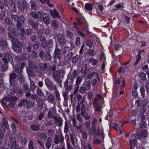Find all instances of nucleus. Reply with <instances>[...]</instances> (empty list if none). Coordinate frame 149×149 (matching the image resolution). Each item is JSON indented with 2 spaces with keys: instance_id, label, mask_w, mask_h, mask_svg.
<instances>
[{
  "instance_id": "nucleus-1",
  "label": "nucleus",
  "mask_w": 149,
  "mask_h": 149,
  "mask_svg": "<svg viewBox=\"0 0 149 149\" xmlns=\"http://www.w3.org/2000/svg\"><path fill=\"white\" fill-rule=\"evenodd\" d=\"M8 30V36L12 43L13 48L14 50L17 53H20L22 51V44L19 40L14 36H16L17 33L15 29L12 27V26H8L7 28Z\"/></svg>"
},
{
  "instance_id": "nucleus-2",
  "label": "nucleus",
  "mask_w": 149,
  "mask_h": 149,
  "mask_svg": "<svg viewBox=\"0 0 149 149\" xmlns=\"http://www.w3.org/2000/svg\"><path fill=\"white\" fill-rule=\"evenodd\" d=\"M41 41V45L42 47L45 49L47 48L49 51L51 50L53 46V42L52 39H49L48 41L44 36H41L39 38Z\"/></svg>"
},
{
  "instance_id": "nucleus-3",
  "label": "nucleus",
  "mask_w": 149,
  "mask_h": 149,
  "mask_svg": "<svg viewBox=\"0 0 149 149\" xmlns=\"http://www.w3.org/2000/svg\"><path fill=\"white\" fill-rule=\"evenodd\" d=\"M74 79L72 74L68 75L64 84V87L66 91H69L71 90Z\"/></svg>"
},
{
  "instance_id": "nucleus-4",
  "label": "nucleus",
  "mask_w": 149,
  "mask_h": 149,
  "mask_svg": "<svg viewBox=\"0 0 149 149\" xmlns=\"http://www.w3.org/2000/svg\"><path fill=\"white\" fill-rule=\"evenodd\" d=\"M34 106V104L33 102L29 101L27 99L22 100L18 105L19 107H23L24 109H27L31 108Z\"/></svg>"
},
{
  "instance_id": "nucleus-5",
  "label": "nucleus",
  "mask_w": 149,
  "mask_h": 149,
  "mask_svg": "<svg viewBox=\"0 0 149 149\" xmlns=\"http://www.w3.org/2000/svg\"><path fill=\"white\" fill-rule=\"evenodd\" d=\"M11 18L12 20L17 22V24L18 23L20 24H23L25 21L24 17L22 15H21L19 17L16 15H11Z\"/></svg>"
},
{
  "instance_id": "nucleus-6",
  "label": "nucleus",
  "mask_w": 149,
  "mask_h": 149,
  "mask_svg": "<svg viewBox=\"0 0 149 149\" xmlns=\"http://www.w3.org/2000/svg\"><path fill=\"white\" fill-rule=\"evenodd\" d=\"M45 82L46 86L49 90L53 91L56 89V86L53 84L49 79H45Z\"/></svg>"
},
{
  "instance_id": "nucleus-7",
  "label": "nucleus",
  "mask_w": 149,
  "mask_h": 149,
  "mask_svg": "<svg viewBox=\"0 0 149 149\" xmlns=\"http://www.w3.org/2000/svg\"><path fill=\"white\" fill-rule=\"evenodd\" d=\"M4 57L2 59V60L4 63H8V62L10 63L12 65L13 58L12 56L8 53H5L3 54Z\"/></svg>"
},
{
  "instance_id": "nucleus-8",
  "label": "nucleus",
  "mask_w": 149,
  "mask_h": 149,
  "mask_svg": "<svg viewBox=\"0 0 149 149\" xmlns=\"http://www.w3.org/2000/svg\"><path fill=\"white\" fill-rule=\"evenodd\" d=\"M57 39L59 44L61 45H64L65 44V39L64 35L62 33H56Z\"/></svg>"
},
{
  "instance_id": "nucleus-9",
  "label": "nucleus",
  "mask_w": 149,
  "mask_h": 149,
  "mask_svg": "<svg viewBox=\"0 0 149 149\" xmlns=\"http://www.w3.org/2000/svg\"><path fill=\"white\" fill-rule=\"evenodd\" d=\"M28 22L29 25L32 28L35 30L38 29L39 24L37 21L31 18L29 19Z\"/></svg>"
},
{
  "instance_id": "nucleus-10",
  "label": "nucleus",
  "mask_w": 149,
  "mask_h": 149,
  "mask_svg": "<svg viewBox=\"0 0 149 149\" xmlns=\"http://www.w3.org/2000/svg\"><path fill=\"white\" fill-rule=\"evenodd\" d=\"M23 24L24 23L20 24L19 23L16 25L18 31V33L21 37H23L25 33L24 28L22 27Z\"/></svg>"
},
{
  "instance_id": "nucleus-11",
  "label": "nucleus",
  "mask_w": 149,
  "mask_h": 149,
  "mask_svg": "<svg viewBox=\"0 0 149 149\" xmlns=\"http://www.w3.org/2000/svg\"><path fill=\"white\" fill-rule=\"evenodd\" d=\"M28 4L25 0H23L22 3L19 4L18 6V8L19 10L21 12L24 11L25 9H27Z\"/></svg>"
},
{
  "instance_id": "nucleus-12",
  "label": "nucleus",
  "mask_w": 149,
  "mask_h": 149,
  "mask_svg": "<svg viewBox=\"0 0 149 149\" xmlns=\"http://www.w3.org/2000/svg\"><path fill=\"white\" fill-rule=\"evenodd\" d=\"M61 50L58 48L56 47L54 51V58H58L59 60H61Z\"/></svg>"
},
{
  "instance_id": "nucleus-13",
  "label": "nucleus",
  "mask_w": 149,
  "mask_h": 149,
  "mask_svg": "<svg viewBox=\"0 0 149 149\" xmlns=\"http://www.w3.org/2000/svg\"><path fill=\"white\" fill-rule=\"evenodd\" d=\"M53 77L55 81L58 84H61V83L62 81L60 79L61 77L59 74L58 71H56L53 73Z\"/></svg>"
},
{
  "instance_id": "nucleus-14",
  "label": "nucleus",
  "mask_w": 149,
  "mask_h": 149,
  "mask_svg": "<svg viewBox=\"0 0 149 149\" xmlns=\"http://www.w3.org/2000/svg\"><path fill=\"white\" fill-rule=\"evenodd\" d=\"M148 102L147 100H137L135 101V104L137 107H139L143 105H147Z\"/></svg>"
},
{
  "instance_id": "nucleus-15",
  "label": "nucleus",
  "mask_w": 149,
  "mask_h": 149,
  "mask_svg": "<svg viewBox=\"0 0 149 149\" xmlns=\"http://www.w3.org/2000/svg\"><path fill=\"white\" fill-rule=\"evenodd\" d=\"M49 12L50 15L54 19L60 17L59 15L58 12L55 8L53 10H50Z\"/></svg>"
},
{
  "instance_id": "nucleus-16",
  "label": "nucleus",
  "mask_w": 149,
  "mask_h": 149,
  "mask_svg": "<svg viewBox=\"0 0 149 149\" xmlns=\"http://www.w3.org/2000/svg\"><path fill=\"white\" fill-rule=\"evenodd\" d=\"M10 102L8 103V105L10 107H13L16 104V101L17 100V97H13L10 99Z\"/></svg>"
},
{
  "instance_id": "nucleus-17",
  "label": "nucleus",
  "mask_w": 149,
  "mask_h": 149,
  "mask_svg": "<svg viewBox=\"0 0 149 149\" xmlns=\"http://www.w3.org/2000/svg\"><path fill=\"white\" fill-rule=\"evenodd\" d=\"M0 47L3 50H4L8 47V44L7 41L2 38H0Z\"/></svg>"
},
{
  "instance_id": "nucleus-18",
  "label": "nucleus",
  "mask_w": 149,
  "mask_h": 149,
  "mask_svg": "<svg viewBox=\"0 0 149 149\" xmlns=\"http://www.w3.org/2000/svg\"><path fill=\"white\" fill-rule=\"evenodd\" d=\"M10 142L11 143L10 148H11L18 149V145H17L16 143V141L15 138L13 137L11 138Z\"/></svg>"
},
{
  "instance_id": "nucleus-19",
  "label": "nucleus",
  "mask_w": 149,
  "mask_h": 149,
  "mask_svg": "<svg viewBox=\"0 0 149 149\" xmlns=\"http://www.w3.org/2000/svg\"><path fill=\"white\" fill-rule=\"evenodd\" d=\"M141 52H144V51L143 50H141L139 51L138 54L136 57V60L134 64V65H137L138 63L140 61L142 57L141 56Z\"/></svg>"
},
{
  "instance_id": "nucleus-20",
  "label": "nucleus",
  "mask_w": 149,
  "mask_h": 149,
  "mask_svg": "<svg viewBox=\"0 0 149 149\" xmlns=\"http://www.w3.org/2000/svg\"><path fill=\"white\" fill-rule=\"evenodd\" d=\"M9 3L12 11L13 12H15L17 9L15 3L12 0H10Z\"/></svg>"
},
{
  "instance_id": "nucleus-21",
  "label": "nucleus",
  "mask_w": 149,
  "mask_h": 149,
  "mask_svg": "<svg viewBox=\"0 0 149 149\" xmlns=\"http://www.w3.org/2000/svg\"><path fill=\"white\" fill-rule=\"evenodd\" d=\"M17 137L20 142L22 145H24L27 143V141L26 138L25 137L23 138L22 135L18 134L17 135Z\"/></svg>"
},
{
  "instance_id": "nucleus-22",
  "label": "nucleus",
  "mask_w": 149,
  "mask_h": 149,
  "mask_svg": "<svg viewBox=\"0 0 149 149\" xmlns=\"http://www.w3.org/2000/svg\"><path fill=\"white\" fill-rule=\"evenodd\" d=\"M52 142L53 140L52 137H49L45 143V146L48 149L50 148L51 146V143Z\"/></svg>"
},
{
  "instance_id": "nucleus-23",
  "label": "nucleus",
  "mask_w": 149,
  "mask_h": 149,
  "mask_svg": "<svg viewBox=\"0 0 149 149\" xmlns=\"http://www.w3.org/2000/svg\"><path fill=\"white\" fill-rule=\"evenodd\" d=\"M38 136L41 139L45 140L47 139V135L45 132H39L38 133Z\"/></svg>"
},
{
  "instance_id": "nucleus-24",
  "label": "nucleus",
  "mask_w": 149,
  "mask_h": 149,
  "mask_svg": "<svg viewBox=\"0 0 149 149\" xmlns=\"http://www.w3.org/2000/svg\"><path fill=\"white\" fill-rule=\"evenodd\" d=\"M1 65V66L0 68V72H5L8 69V63H4L2 62Z\"/></svg>"
},
{
  "instance_id": "nucleus-25",
  "label": "nucleus",
  "mask_w": 149,
  "mask_h": 149,
  "mask_svg": "<svg viewBox=\"0 0 149 149\" xmlns=\"http://www.w3.org/2000/svg\"><path fill=\"white\" fill-rule=\"evenodd\" d=\"M85 9L88 11H91L93 8V6L91 3H87L85 4Z\"/></svg>"
},
{
  "instance_id": "nucleus-26",
  "label": "nucleus",
  "mask_w": 149,
  "mask_h": 149,
  "mask_svg": "<svg viewBox=\"0 0 149 149\" xmlns=\"http://www.w3.org/2000/svg\"><path fill=\"white\" fill-rule=\"evenodd\" d=\"M30 128L32 131H37L40 129L39 125L37 124H33L30 125Z\"/></svg>"
},
{
  "instance_id": "nucleus-27",
  "label": "nucleus",
  "mask_w": 149,
  "mask_h": 149,
  "mask_svg": "<svg viewBox=\"0 0 149 149\" xmlns=\"http://www.w3.org/2000/svg\"><path fill=\"white\" fill-rule=\"evenodd\" d=\"M29 3L31 5V10H36L37 9V5L34 1L31 0L29 1Z\"/></svg>"
},
{
  "instance_id": "nucleus-28",
  "label": "nucleus",
  "mask_w": 149,
  "mask_h": 149,
  "mask_svg": "<svg viewBox=\"0 0 149 149\" xmlns=\"http://www.w3.org/2000/svg\"><path fill=\"white\" fill-rule=\"evenodd\" d=\"M17 80L20 83L24 82L25 79L22 73L18 74L17 76Z\"/></svg>"
},
{
  "instance_id": "nucleus-29",
  "label": "nucleus",
  "mask_w": 149,
  "mask_h": 149,
  "mask_svg": "<svg viewBox=\"0 0 149 149\" xmlns=\"http://www.w3.org/2000/svg\"><path fill=\"white\" fill-rule=\"evenodd\" d=\"M71 48L67 45L64 47L63 49V52L62 54V55L64 54H67L68 53L70 52Z\"/></svg>"
},
{
  "instance_id": "nucleus-30",
  "label": "nucleus",
  "mask_w": 149,
  "mask_h": 149,
  "mask_svg": "<svg viewBox=\"0 0 149 149\" xmlns=\"http://www.w3.org/2000/svg\"><path fill=\"white\" fill-rule=\"evenodd\" d=\"M14 67V70L16 73H18V74L22 73V68H21L19 65L17 64L15 65Z\"/></svg>"
},
{
  "instance_id": "nucleus-31",
  "label": "nucleus",
  "mask_w": 149,
  "mask_h": 149,
  "mask_svg": "<svg viewBox=\"0 0 149 149\" xmlns=\"http://www.w3.org/2000/svg\"><path fill=\"white\" fill-rule=\"evenodd\" d=\"M8 4L6 1L4 0H0V8L1 9H5V6H7Z\"/></svg>"
},
{
  "instance_id": "nucleus-32",
  "label": "nucleus",
  "mask_w": 149,
  "mask_h": 149,
  "mask_svg": "<svg viewBox=\"0 0 149 149\" xmlns=\"http://www.w3.org/2000/svg\"><path fill=\"white\" fill-rule=\"evenodd\" d=\"M66 35L68 38L69 39H72L73 37V35L72 32L69 30H67L66 31Z\"/></svg>"
},
{
  "instance_id": "nucleus-33",
  "label": "nucleus",
  "mask_w": 149,
  "mask_h": 149,
  "mask_svg": "<svg viewBox=\"0 0 149 149\" xmlns=\"http://www.w3.org/2000/svg\"><path fill=\"white\" fill-rule=\"evenodd\" d=\"M46 14V13H42L41 11H38V19L40 21H42L43 18L44 17V14Z\"/></svg>"
},
{
  "instance_id": "nucleus-34",
  "label": "nucleus",
  "mask_w": 149,
  "mask_h": 149,
  "mask_svg": "<svg viewBox=\"0 0 149 149\" xmlns=\"http://www.w3.org/2000/svg\"><path fill=\"white\" fill-rule=\"evenodd\" d=\"M139 77L143 81H146L147 80L146 74L143 72H141L139 73Z\"/></svg>"
},
{
  "instance_id": "nucleus-35",
  "label": "nucleus",
  "mask_w": 149,
  "mask_h": 149,
  "mask_svg": "<svg viewBox=\"0 0 149 149\" xmlns=\"http://www.w3.org/2000/svg\"><path fill=\"white\" fill-rule=\"evenodd\" d=\"M148 131L146 130H143L141 131V137L146 138L147 136Z\"/></svg>"
},
{
  "instance_id": "nucleus-36",
  "label": "nucleus",
  "mask_w": 149,
  "mask_h": 149,
  "mask_svg": "<svg viewBox=\"0 0 149 149\" xmlns=\"http://www.w3.org/2000/svg\"><path fill=\"white\" fill-rule=\"evenodd\" d=\"M55 131L52 129H48L47 131L48 136L49 137L53 136L54 135Z\"/></svg>"
},
{
  "instance_id": "nucleus-37",
  "label": "nucleus",
  "mask_w": 149,
  "mask_h": 149,
  "mask_svg": "<svg viewBox=\"0 0 149 149\" xmlns=\"http://www.w3.org/2000/svg\"><path fill=\"white\" fill-rule=\"evenodd\" d=\"M29 56H27V54H24L22 55L21 57H19L18 56H16L15 59L16 60H17L19 59V60H20L21 59V58L23 60H26L28 58Z\"/></svg>"
},
{
  "instance_id": "nucleus-38",
  "label": "nucleus",
  "mask_w": 149,
  "mask_h": 149,
  "mask_svg": "<svg viewBox=\"0 0 149 149\" xmlns=\"http://www.w3.org/2000/svg\"><path fill=\"white\" fill-rule=\"evenodd\" d=\"M83 79V77L82 76L77 77L76 78V85L78 86L81 84Z\"/></svg>"
},
{
  "instance_id": "nucleus-39",
  "label": "nucleus",
  "mask_w": 149,
  "mask_h": 149,
  "mask_svg": "<svg viewBox=\"0 0 149 149\" xmlns=\"http://www.w3.org/2000/svg\"><path fill=\"white\" fill-rule=\"evenodd\" d=\"M89 62L91 63L92 65L94 66L97 63L98 60L96 59H95L92 57L90 59Z\"/></svg>"
},
{
  "instance_id": "nucleus-40",
  "label": "nucleus",
  "mask_w": 149,
  "mask_h": 149,
  "mask_svg": "<svg viewBox=\"0 0 149 149\" xmlns=\"http://www.w3.org/2000/svg\"><path fill=\"white\" fill-rule=\"evenodd\" d=\"M89 133L91 135H93L96 132V129L95 126L92 125L91 128L89 129Z\"/></svg>"
},
{
  "instance_id": "nucleus-41",
  "label": "nucleus",
  "mask_w": 149,
  "mask_h": 149,
  "mask_svg": "<svg viewBox=\"0 0 149 149\" xmlns=\"http://www.w3.org/2000/svg\"><path fill=\"white\" fill-rule=\"evenodd\" d=\"M64 132V133L65 134V136H68V132H69V129L68 126V124L66 123H65V125Z\"/></svg>"
},
{
  "instance_id": "nucleus-42",
  "label": "nucleus",
  "mask_w": 149,
  "mask_h": 149,
  "mask_svg": "<svg viewBox=\"0 0 149 149\" xmlns=\"http://www.w3.org/2000/svg\"><path fill=\"white\" fill-rule=\"evenodd\" d=\"M115 7L116 8V9L113 8L112 10L114 11H116L119 10L120 8H121V9H123L124 7L123 6H122L121 3L117 4L115 5Z\"/></svg>"
},
{
  "instance_id": "nucleus-43",
  "label": "nucleus",
  "mask_w": 149,
  "mask_h": 149,
  "mask_svg": "<svg viewBox=\"0 0 149 149\" xmlns=\"http://www.w3.org/2000/svg\"><path fill=\"white\" fill-rule=\"evenodd\" d=\"M54 96L51 94H50L47 98V100L49 103H52L54 100Z\"/></svg>"
},
{
  "instance_id": "nucleus-44",
  "label": "nucleus",
  "mask_w": 149,
  "mask_h": 149,
  "mask_svg": "<svg viewBox=\"0 0 149 149\" xmlns=\"http://www.w3.org/2000/svg\"><path fill=\"white\" fill-rule=\"evenodd\" d=\"M1 11L0 12V20L3 19L4 17L5 16L6 12L5 9H1Z\"/></svg>"
},
{
  "instance_id": "nucleus-45",
  "label": "nucleus",
  "mask_w": 149,
  "mask_h": 149,
  "mask_svg": "<svg viewBox=\"0 0 149 149\" xmlns=\"http://www.w3.org/2000/svg\"><path fill=\"white\" fill-rule=\"evenodd\" d=\"M17 90V86H13L12 88L10 89V93L11 94L13 95L15 94Z\"/></svg>"
},
{
  "instance_id": "nucleus-46",
  "label": "nucleus",
  "mask_w": 149,
  "mask_h": 149,
  "mask_svg": "<svg viewBox=\"0 0 149 149\" xmlns=\"http://www.w3.org/2000/svg\"><path fill=\"white\" fill-rule=\"evenodd\" d=\"M58 26V24L57 21L53 20L52 21V26L54 29L57 28Z\"/></svg>"
},
{
  "instance_id": "nucleus-47",
  "label": "nucleus",
  "mask_w": 149,
  "mask_h": 149,
  "mask_svg": "<svg viewBox=\"0 0 149 149\" xmlns=\"http://www.w3.org/2000/svg\"><path fill=\"white\" fill-rule=\"evenodd\" d=\"M73 55V53L72 52L68 53L67 54H64V55L68 60H70L72 57Z\"/></svg>"
},
{
  "instance_id": "nucleus-48",
  "label": "nucleus",
  "mask_w": 149,
  "mask_h": 149,
  "mask_svg": "<svg viewBox=\"0 0 149 149\" xmlns=\"http://www.w3.org/2000/svg\"><path fill=\"white\" fill-rule=\"evenodd\" d=\"M44 58L46 60H50L51 59V56L49 52H46L45 54Z\"/></svg>"
},
{
  "instance_id": "nucleus-49",
  "label": "nucleus",
  "mask_w": 149,
  "mask_h": 149,
  "mask_svg": "<svg viewBox=\"0 0 149 149\" xmlns=\"http://www.w3.org/2000/svg\"><path fill=\"white\" fill-rule=\"evenodd\" d=\"M42 21L46 25L48 24L50 22L49 17L48 16L45 17Z\"/></svg>"
},
{
  "instance_id": "nucleus-50",
  "label": "nucleus",
  "mask_w": 149,
  "mask_h": 149,
  "mask_svg": "<svg viewBox=\"0 0 149 149\" xmlns=\"http://www.w3.org/2000/svg\"><path fill=\"white\" fill-rule=\"evenodd\" d=\"M69 60H68V59L65 57L61 62L62 65L64 66L67 64L69 62Z\"/></svg>"
},
{
  "instance_id": "nucleus-51",
  "label": "nucleus",
  "mask_w": 149,
  "mask_h": 149,
  "mask_svg": "<svg viewBox=\"0 0 149 149\" xmlns=\"http://www.w3.org/2000/svg\"><path fill=\"white\" fill-rule=\"evenodd\" d=\"M140 91L142 97L143 98H144L145 97V90L144 88L143 87H141L140 88Z\"/></svg>"
},
{
  "instance_id": "nucleus-52",
  "label": "nucleus",
  "mask_w": 149,
  "mask_h": 149,
  "mask_svg": "<svg viewBox=\"0 0 149 149\" xmlns=\"http://www.w3.org/2000/svg\"><path fill=\"white\" fill-rule=\"evenodd\" d=\"M100 133L99 135V137L101 139H102L103 141L104 140V130L103 129H102L100 130Z\"/></svg>"
},
{
  "instance_id": "nucleus-53",
  "label": "nucleus",
  "mask_w": 149,
  "mask_h": 149,
  "mask_svg": "<svg viewBox=\"0 0 149 149\" xmlns=\"http://www.w3.org/2000/svg\"><path fill=\"white\" fill-rule=\"evenodd\" d=\"M75 44L78 47H80L81 45V40L79 37H77L76 38Z\"/></svg>"
},
{
  "instance_id": "nucleus-54",
  "label": "nucleus",
  "mask_w": 149,
  "mask_h": 149,
  "mask_svg": "<svg viewBox=\"0 0 149 149\" xmlns=\"http://www.w3.org/2000/svg\"><path fill=\"white\" fill-rule=\"evenodd\" d=\"M87 54H88V56L89 55L91 56H94L95 55V53L94 52L93 49H90L87 52Z\"/></svg>"
},
{
  "instance_id": "nucleus-55",
  "label": "nucleus",
  "mask_w": 149,
  "mask_h": 149,
  "mask_svg": "<svg viewBox=\"0 0 149 149\" xmlns=\"http://www.w3.org/2000/svg\"><path fill=\"white\" fill-rule=\"evenodd\" d=\"M29 65L30 68L33 69H35L36 67L34 62L32 61L29 62Z\"/></svg>"
},
{
  "instance_id": "nucleus-56",
  "label": "nucleus",
  "mask_w": 149,
  "mask_h": 149,
  "mask_svg": "<svg viewBox=\"0 0 149 149\" xmlns=\"http://www.w3.org/2000/svg\"><path fill=\"white\" fill-rule=\"evenodd\" d=\"M86 45L88 47L90 48L92 47L93 42L91 40H88L86 42Z\"/></svg>"
},
{
  "instance_id": "nucleus-57",
  "label": "nucleus",
  "mask_w": 149,
  "mask_h": 149,
  "mask_svg": "<svg viewBox=\"0 0 149 149\" xmlns=\"http://www.w3.org/2000/svg\"><path fill=\"white\" fill-rule=\"evenodd\" d=\"M84 116L85 119L86 120H88L91 119V117L88 115V114L86 112H85V113H84L83 115L81 116ZM91 119H90V120Z\"/></svg>"
},
{
  "instance_id": "nucleus-58",
  "label": "nucleus",
  "mask_w": 149,
  "mask_h": 149,
  "mask_svg": "<svg viewBox=\"0 0 149 149\" xmlns=\"http://www.w3.org/2000/svg\"><path fill=\"white\" fill-rule=\"evenodd\" d=\"M54 142L55 144H57L60 142V139L58 135H56L54 140Z\"/></svg>"
},
{
  "instance_id": "nucleus-59",
  "label": "nucleus",
  "mask_w": 149,
  "mask_h": 149,
  "mask_svg": "<svg viewBox=\"0 0 149 149\" xmlns=\"http://www.w3.org/2000/svg\"><path fill=\"white\" fill-rule=\"evenodd\" d=\"M141 123L139 124V126L140 128L143 129L145 128L147 125V123L146 122L144 121L141 122Z\"/></svg>"
},
{
  "instance_id": "nucleus-60",
  "label": "nucleus",
  "mask_w": 149,
  "mask_h": 149,
  "mask_svg": "<svg viewBox=\"0 0 149 149\" xmlns=\"http://www.w3.org/2000/svg\"><path fill=\"white\" fill-rule=\"evenodd\" d=\"M86 105L84 104H82L81 107V115H83L84 113L86 112Z\"/></svg>"
},
{
  "instance_id": "nucleus-61",
  "label": "nucleus",
  "mask_w": 149,
  "mask_h": 149,
  "mask_svg": "<svg viewBox=\"0 0 149 149\" xmlns=\"http://www.w3.org/2000/svg\"><path fill=\"white\" fill-rule=\"evenodd\" d=\"M147 105H143L140 107V111L142 113H144L146 111V106Z\"/></svg>"
},
{
  "instance_id": "nucleus-62",
  "label": "nucleus",
  "mask_w": 149,
  "mask_h": 149,
  "mask_svg": "<svg viewBox=\"0 0 149 149\" xmlns=\"http://www.w3.org/2000/svg\"><path fill=\"white\" fill-rule=\"evenodd\" d=\"M27 72L28 75L31 77H33L34 76V73L33 71L31 70H27Z\"/></svg>"
},
{
  "instance_id": "nucleus-63",
  "label": "nucleus",
  "mask_w": 149,
  "mask_h": 149,
  "mask_svg": "<svg viewBox=\"0 0 149 149\" xmlns=\"http://www.w3.org/2000/svg\"><path fill=\"white\" fill-rule=\"evenodd\" d=\"M25 32L24 35L28 36L31 35L32 33V31L31 29H29L25 31Z\"/></svg>"
},
{
  "instance_id": "nucleus-64",
  "label": "nucleus",
  "mask_w": 149,
  "mask_h": 149,
  "mask_svg": "<svg viewBox=\"0 0 149 149\" xmlns=\"http://www.w3.org/2000/svg\"><path fill=\"white\" fill-rule=\"evenodd\" d=\"M28 148L29 149H34L33 143L32 141H29Z\"/></svg>"
}]
</instances>
